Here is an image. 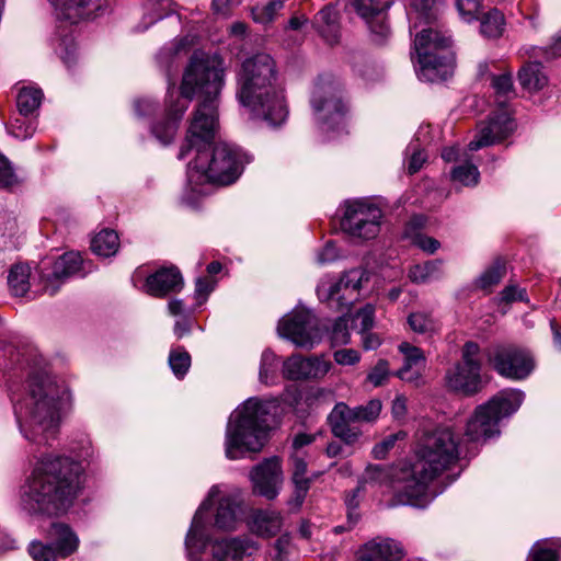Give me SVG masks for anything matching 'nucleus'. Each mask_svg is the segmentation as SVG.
Wrapping results in <instances>:
<instances>
[{
    "instance_id": "19",
    "label": "nucleus",
    "mask_w": 561,
    "mask_h": 561,
    "mask_svg": "<svg viewBox=\"0 0 561 561\" xmlns=\"http://www.w3.org/2000/svg\"><path fill=\"white\" fill-rule=\"evenodd\" d=\"M332 368V363L324 355L304 357L299 354L289 356L283 363V376L288 380H320Z\"/></svg>"
},
{
    "instance_id": "37",
    "label": "nucleus",
    "mask_w": 561,
    "mask_h": 561,
    "mask_svg": "<svg viewBox=\"0 0 561 561\" xmlns=\"http://www.w3.org/2000/svg\"><path fill=\"white\" fill-rule=\"evenodd\" d=\"M119 247V239L114 230L104 229L91 241L93 253L99 256L108 257L116 254Z\"/></svg>"
},
{
    "instance_id": "23",
    "label": "nucleus",
    "mask_w": 561,
    "mask_h": 561,
    "mask_svg": "<svg viewBox=\"0 0 561 561\" xmlns=\"http://www.w3.org/2000/svg\"><path fill=\"white\" fill-rule=\"evenodd\" d=\"M402 557V546L390 538L373 539L357 551L359 561H399Z\"/></svg>"
},
{
    "instance_id": "60",
    "label": "nucleus",
    "mask_w": 561,
    "mask_h": 561,
    "mask_svg": "<svg viewBox=\"0 0 561 561\" xmlns=\"http://www.w3.org/2000/svg\"><path fill=\"white\" fill-rule=\"evenodd\" d=\"M276 553L274 561H288V556L291 551V538L288 534L282 535L274 543Z\"/></svg>"
},
{
    "instance_id": "30",
    "label": "nucleus",
    "mask_w": 561,
    "mask_h": 561,
    "mask_svg": "<svg viewBox=\"0 0 561 561\" xmlns=\"http://www.w3.org/2000/svg\"><path fill=\"white\" fill-rule=\"evenodd\" d=\"M316 23L322 37L331 45L336 44L340 38L337 12L334 8L325 7L316 16Z\"/></svg>"
},
{
    "instance_id": "38",
    "label": "nucleus",
    "mask_w": 561,
    "mask_h": 561,
    "mask_svg": "<svg viewBox=\"0 0 561 561\" xmlns=\"http://www.w3.org/2000/svg\"><path fill=\"white\" fill-rule=\"evenodd\" d=\"M43 99V92L38 88L34 87H23L16 99V105L20 112V115L27 116L35 112Z\"/></svg>"
},
{
    "instance_id": "24",
    "label": "nucleus",
    "mask_w": 561,
    "mask_h": 561,
    "mask_svg": "<svg viewBox=\"0 0 561 561\" xmlns=\"http://www.w3.org/2000/svg\"><path fill=\"white\" fill-rule=\"evenodd\" d=\"M205 507L206 504L193 516L191 527L185 537V549L188 561H205L202 558V553L208 543V535L205 531L202 520V512Z\"/></svg>"
},
{
    "instance_id": "1",
    "label": "nucleus",
    "mask_w": 561,
    "mask_h": 561,
    "mask_svg": "<svg viewBox=\"0 0 561 561\" xmlns=\"http://www.w3.org/2000/svg\"><path fill=\"white\" fill-rule=\"evenodd\" d=\"M227 69L220 55L194 51L183 73L181 94L168 107L167 121L152 127V134L162 145L170 144L192 98H202L191 122L186 144L179 153V159H183L193 149L197 152L187 167L188 184L197 194L204 193L202 186L206 183H233L248 162L245 156L232 145L218 142L211 150L209 148L218 128V99L226 82Z\"/></svg>"
},
{
    "instance_id": "11",
    "label": "nucleus",
    "mask_w": 561,
    "mask_h": 561,
    "mask_svg": "<svg viewBox=\"0 0 561 561\" xmlns=\"http://www.w3.org/2000/svg\"><path fill=\"white\" fill-rule=\"evenodd\" d=\"M382 217L380 207L368 199L346 201L341 229L352 238L370 240L379 234Z\"/></svg>"
},
{
    "instance_id": "59",
    "label": "nucleus",
    "mask_w": 561,
    "mask_h": 561,
    "mask_svg": "<svg viewBox=\"0 0 561 561\" xmlns=\"http://www.w3.org/2000/svg\"><path fill=\"white\" fill-rule=\"evenodd\" d=\"M16 183L18 179L10 165V162L4 156L0 154V187L9 188Z\"/></svg>"
},
{
    "instance_id": "2",
    "label": "nucleus",
    "mask_w": 561,
    "mask_h": 561,
    "mask_svg": "<svg viewBox=\"0 0 561 561\" xmlns=\"http://www.w3.org/2000/svg\"><path fill=\"white\" fill-rule=\"evenodd\" d=\"M83 488V467L69 457H41L18 491L19 510L32 517L62 515Z\"/></svg>"
},
{
    "instance_id": "58",
    "label": "nucleus",
    "mask_w": 561,
    "mask_h": 561,
    "mask_svg": "<svg viewBox=\"0 0 561 561\" xmlns=\"http://www.w3.org/2000/svg\"><path fill=\"white\" fill-rule=\"evenodd\" d=\"M389 377V364L379 359L367 376V380L375 387L381 386Z\"/></svg>"
},
{
    "instance_id": "62",
    "label": "nucleus",
    "mask_w": 561,
    "mask_h": 561,
    "mask_svg": "<svg viewBox=\"0 0 561 561\" xmlns=\"http://www.w3.org/2000/svg\"><path fill=\"white\" fill-rule=\"evenodd\" d=\"M215 285L216 282L210 278L199 277L196 279L195 296L199 305L206 301L208 295L214 290Z\"/></svg>"
},
{
    "instance_id": "9",
    "label": "nucleus",
    "mask_w": 561,
    "mask_h": 561,
    "mask_svg": "<svg viewBox=\"0 0 561 561\" xmlns=\"http://www.w3.org/2000/svg\"><path fill=\"white\" fill-rule=\"evenodd\" d=\"M56 18L60 21L57 26L59 36L58 53L67 66L76 61L77 46L72 36V30L67 33V23L72 26L82 20L91 18L103 8L105 0H49Z\"/></svg>"
},
{
    "instance_id": "48",
    "label": "nucleus",
    "mask_w": 561,
    "mask_h": 561,
    "mask_svg": "<svg viewBox=\"0 0 561 561\" xmlns=\"http://www.w3.org/2000/svg\"><path fill=\"white\" fill-rule=\"evenodd\" d=\"M26 117L23 115L14 117L8 127L9 133L16 139L25 140L32 137L35 131L33 123Z\"/></svg>"
},
{
    "instance_id": "46",
    "label": "nucleus",
    "mask_w": 561,
    "mask_h": 561,
    "mask_svg": "<svg viewBox=\"0 0 561 561\" xmlns=\"http://www.w3.org/2000/svg\"><path fill=\"white\" fill-rule=\"evenodd\" d=\"M169 365L178 378H183L191 367V356L183 347L171 350L169 354Z\"/></svg>"
},
{
    "instance_id": "29",
    "label": "nucleus",
    "mask_w": 561,
    "mask_h": 561,
    "mask_svg": "<svg viewBox=\"0 0 561 561\" xmlns=\"http://www.w3.org/2000/svg\"><path fill=\"white\" fill-rule=\"evenodd\" d=\"M283 526V517L275 511H259L253 515L252 530L261 537L277 535Z\"/></svg>"
},
{
    "instance_id": "51",
    "label": "nucleus",
    "mask_w": 561,
    "mask_h": 561,
    "mask_svg": "<svg viewBox=\"0 0 561 561\" xmlns=\"http://www.w3.org/2000/svg\"><path fill=\"white\" fill-rule=\"evenodd\" d=\"M375 319V307L367 304L365 307L359 309L353 318L355 328H358L359 333L369 331L374 325Z\"/></svg>"
},
{
    "instance_id": "16",
    "label": "nucleus",
    "mask_w": 561,
    "mask_h": 561,
    "mask_svg": "<svg viewBox=\"0 0 561 561\" xmlns=\"http://www.w3.org/2000/svg\"><path fill=\"white\" fill-rule=\"evenodd\" d=\"M488 360L499 375L522 380L535 368V359L529 351L515 345H499L488 354Z\"/></svg>"
},
{
    "instance_id": "45",
    "label": "nucleus",
    "mask_w": 561,
    "mask_h": 561,
    "mask_svg": "<svg viewBox=\"0 0 561 561\" xmlns=\"http://www.w3.org/2000/svg\"><path fill=\"white\" fill-rule=\"evenodd\" d=\"M283 8L284 0H271L265 4L253 7L251 14L256 23L268 24L274 21Z\"/></svg>"
},
{
    "instance_id": "26",
    "label": "nucleus",
    "mask_w": 561,
    "mask_h": 561,
    "mask_svg": "<svg viewBox=\"0 0 561 561\" xmlns=\"http://www.w3.org/2000/svg\"><path fill=\"white\" fill-rule=\"evenodd\" d=\"M47 536L59 558H67L78 548V537L71 528L64 523H53L47 531Z\"/></svg>"
},
{
    "instance_id": "63",
    "label": "nucleus",
    "mask_w": 561,
    "mask_h": 561,
    "mask_svg": "<svg viewBox=\"0 0 561 561\" xmlns=\"http://www.w3.org/2000/svg\"><path fill=\"white\" fill-rule=\"evenodd\" d=\"M408 151L412 152L411 157L409 158V162H408V172L410 174H414L422 169L427 157L423 150H420L414 146H410L408 148Z\"/></svg>"
},
{
    "instance_id": "12",
    "label": "nucleus",
    "mask_w": 561,
    "mask_h": 561,
    "mask_svg": "<svg viewBox=\"0 0 561 561\" xmlns=\"http://www.w3.org/2000/svg\"><path fill=\"white\" fill-rule=\"evenodd\" d=\"M482 360L478 343L468 341L461 348V359L445 375L448 389L471 396L482 388Z\"/></svg>"
},
{
    "instance_id": "34",
    "label": "nucleus",
    "mask_w": 561,
    "mask_h": 561,
    "mask_svg": "<svg viewBox=\"0 0 561 561\" xmlns=\"http://www.w3.org/2000/svg\"><path fill=\"white\" fill-rule=\"evenodd\" d=\"M437 0H411L409 18L414 21L413 27H419L422 23L430 24L437 18Z\"/></svg>"
},
{
    "instance_id": "55",
    "label": "nucleus",
    "mask_w": 561,
    "mask_h": 561,
    "mask_svg": "<svg viewBox=\"0 0 561 561\" xmlns=\"http://www.w3.org/2000/svg\"><path fill=\"white\" fill-rule=\"evenodd\" d=\"M366 23L371 34L375 36L374 41L378 44H381L390 33L385 13L379 14V16L370 18Z\"/></svg>"
},
{
    "instance_id": "31",
    "label": "nucleus",
    "mask_w": 561,
    "mask_h": 561,
    "mask_svg": "<svg viewBox=\"0 0 561 561\" xmlns=\"http://www.w3.org/2000/svg\"><path fill=\"white\" fill-rule=\"evenodd\" d=\"M423 225L424 218L422 216L413 217L405 228L404 237L410 239L412 244L416 245L424 252L432 254L438 250L440 243L438 240L419 231Z\"/></svg>"
},
{
    "instance_id": "61",
    "label": "nucleus",
    "mask_w": 561,
    "mask_h": 561,
    "mask_svg": "<svg viewBox=\"0 0 561 561\" xmlns=\"http://www.w3.org/2000/svg\"><path fill=\"white\" fill-rule=\"evenodd\" d=\"M364 490V486L358 483V486L353 491L351 495H347L345 503L347 506V517L351 525H354L358 520V514L356 512L359 505V493Z\"/></svg>"
},
{
    "instance_id": "49",
    "label": "nucleus",
    "mask_w": 561,
    "mask_h": 561,
    "mask_svg": "<svg viewBox=\"0 0 561 561\" xmlns=\"http://www.w3.org/2000/svg\"><path fill=\"white\" fill-rule=\"evenodd\" d=\"M505 275V266L501 262L494 263L478 279V286L482 289H489L499 284Z\"/></svg>"
},
{
    "instance_id": "8",
    "label": "nucleus",
    "mask_w": 561,
    "mask_h": 561,
    "mask_svg": "<svg viewBox=\"0 0 561 561\" xmlns=\"http://www.w3.org/2000/svg\"><path fill=\"white\" fill-rule=\"evenodd\" d=\"M524 400L519 390H503L486 403L479 405L466 425L470 442H482L500 434L499 422L515 413Z\"/></svg>"
},
{
    "instance_id": "54",
    "label": "nucleus",
    "mask_w": 561,
    "mask_h": 561,
    "mask_svg": "<svg viewBox=\"0 0 561 561\" xmlns=\"http://www.w3.org/2000/svg\"><path fill=\"white\" fill-rule=\"evenodd\" d=\"M28 552L35 561H57L59 558L50 543L44 545L39 541L31 542Z\"/></svg>"
},
{
    "instance_id": "50",
    "label": "nucleus",
    "mask_w": 561,
    "mask_h": 561,
    "mask_svg": "<svg viewBox=\"0 0 561 561\" xmlns=\"http://www.w3.org/2000/svg\"><path fill=\"white\" fill-rule=\"evenodd\" d=\"M348 318L345 313L339 317L333 323L330 339L333 345H345L350 343L351 336L347 328Z\"/></svg>"
},
{
    "instance_id": "43",
    "label": "nucleus",
    "mask_w": 561,
    "mask_h": 561,
    "mask_svg": "<svg viewBox=\"0 0 561 561\" xmlns=\"http://www.w3.org/2000/svg\"><path fill=\"white\" fill-rule=\"evenodd\" d=\"M278 358L270 350H265L261 356L259 379L262 383L270 386L277 379Z\"/></svg>"
},
{
    "instance_id": "47",
    "label": "nucleus",
    "mask_w": 561,
    "mask_h": 561,
    "mask_svg": "<svg viewBox=\"0 0 561 561\" xmlns=\"http://www.w3.org/2000/svg\"><path fill=\"white\" fill-rule=\"evenodd\" d=\"M411 330L419 334H432L437 330L435 320L426 312H413L408 318Z\"/></svg>"
},
{
    "instance_id": "18",
    "label": "nucleus",
    "mask_w": 561,
    "mask_h": 561,
    "mask_svg": "<svg viewBox=\"0 0 561 561\" xmlns=\"http://www.w3.org/2000/svg\"><path fill=\"white\" fill-rule=\"evenodd\" d=\"M253 493L267 500H274L279 494L284 482L280 459L271 457L252 468L249 474Z\"/></svg>"
},
{
    "instance_id": "6",
    "label": "nucleus",
    "mask_w": 561,
    "mask_h": 561,
    "mask_svg": "<svg viewBox=\"0 0 561 561\" xmlns=\"http://www.w3.org/2000/svg\"><path fill=\"white\" fill-rule=\"evenodd\" d=\"M277 399L251 397L230 414L225 434V455L238 460L262 450L267 433L276 424Z\"/></svg>"
},
{
    "instance_id": "41",
    "label": "nucleus",
    "mask_w": 561,
    "mask_h": 561,
    "mask_svg": "<svg viewBox=\"0 0 561 561\" xmlns=\"http://www.w3.org/2000/svg\"><path fill=\"white\" fill-rule=\"evenodd\" d=\"M451 179L463 186H474L479 183L480 172L471 161L463 159L451 171Z\"/></svg>"
},
{
    "instance_id": "42",
    "label": "nucleus",
    "mask_w": 561,
    "mask_h": 561,
    "mask_svg": "<svg viewBox=\"0 0 561 561\" xmlns=\"http://www.w3.org/2000/svg\"><path fill=\"white\" fill-rule=\"evenodd\" d=\"M440 266V260H433L423 264H416L410 268L409 277L413 283L430 282L439 275Z\"/></svg>"
},
{
    "instance_id": "22",
    "label": "nucleus",
    "mask_w": 561,
    "mask_h": 561,
    "mask_svg": "<svg viewBox=\"0 0 561 561\" xmlns=\"http://www.w3.org/2000/svg\"><path fill=\"white\" fill-rule=\"evenodd\" d=\"M183 285V277L176 267H161L147 276L144 289L150 296L162 298L181 291Z\"/></svg>"
},
{
    "instance_id": "14",
    "label": "nucleus",
    "mask_w": 561,
    "mask_h": 561,
    "mask_svg": "<svg viewBox=\"0 0 561 561\" xmlns=\"http://www.w3.org/2000/svg\"><path fill=\"white\" fill-rule=\"evenodd\" d=\"M278 334L296 346L311 350L322 339L318 319L307 309L297 308L284 316L277 325Z\"/></svg>"
},
{
    "instance_id": "3",
    "label": "nucleus",
    "mask_w": 561,
    "mask_h": 561,
    "mask_svg": "<svg viewBox=\"0 0 561 561\" xmlns=\"http://www.w3.org/2000/svg\"><path fill=\"white\" fill-rule=\"evenodd\" d=\"M70 405L71 393L65 381L46 368L33 371L25 392L13 404L21 435L36 446L49 445Z\"/></svg>"
},
{
    "instance_id": "52",
    "label": "nucleus",
    "mask_w": 561,
    "mask_h": 561,
    "mask_svg": "<svg viewBox=\"0 0 561 561\" xmlns=\"http://www.w3.org/2000/svg\"><path fill=\"white\" fill-rule=\"evenodd\" d=\"M456 8L465 22H472L480 18V2L478 0H456Z\"/></svg>"
},
{
    "instance_id": "15",
    "label": "nucleus",
    "mask_w": 561,
    "mask_h": 561,
    "mask_svg": "<svg viewBox=\"0 0 561 561\" xmlns=\"http://www.w3.org/2000/svg\"><path fill=\"white\" fill-rule=\"evenodd\" d=\"M217 503L214 514V526L221 530H233L239 520L240 502L237 494L226 493L219 484L213 485L208 491L207 497L202 502L194 516L199 512L204 504L206 507L202 512V520L205 531L210 539L208 531L209 518L207 513Z\"/></svg>"
},
{
    "instance_id": "17",
    "label": "nucleus",
    "mask_w": 561,
    "mask_h": 561,
    "mask_svg": "<svg viewBox=\"0 0 561 561\" xmlns=\"http://www.w3.org/2000/svg\"><path fill=\"white\" fill-rule=\"evenodd\" d=\"M91 271L87 267L81 255L77 252H67L59 256L50 270L43 268L42 282L44 290L50 296L55 295L59 287L70 277L85 276Z\"/></svg>"
},
{
    "instance_id": "28",
    "label": "nucleus",
    "mask_w": 561,
    "mask_h": 561,
    "mask_svg": "<svg viewBox=\"0 0 561 561\" xmlns=\"http://www.w3.org/2000/svg\"><path fill=\"white\" fill-rule=\"evenodd\" d=\"M330 425L334 436L341 438L347 445L355 443L360 436V430L354 425V420H348L343 410H339V403L334 407L329 416Z\"/></svg>"
},
{
    "instance_id": "27",
    "label": "nucleus",
    "mask_w": 561,
    "mask_h": 561,
    "mask_svg": "<svg viewBox=\"0 0 561 561\" xmlns=\"http://www.w3.org/2000/svg\"><path fill=\"white\" fill-rule=\"evenodd\" d=\"M399 351L403 354V366L398 370L397 375L403 380H414L419 377V370L425 364V356L421 348L410 343H401Z\"/></svg>"
},
{
    "instance_id": "40",
    "label": "nucleus",
    "mask_w": 561,
    "mask_h": 561,
    "mask_svg": "<svg viewBox=\"0 0 561 561\" xmlns=\"http://www.w3.org/2000/svg\"><path fill=\"white\" fill-rule=\"evenodd\" d=\"M560 547L559 540L537 541L529 552L528 561H558Z\"/></svg>"
},
{
    "instance_id": "5",
    "label": "nucleus",
    "mask_w": 561,
    "mask_h": 561,
    "mask_svg": "<svg viewBox=\"0 0 561 561\" xmlns=\"http://www.w3.org/2000/svg\"><path fill=\"white\" fill-rule=\"evenodd\" d=\"M275 80V61L267 54L247 58L237 73L239 103L252 119L263 121L273 127L282 125L288 116L283 89L274 83Z\"/></svg>"
},
{
    "instance_id": "20",
    "label": "nucleus",
    "mask_w": 561,
    "mask_h": 561,
    "mask_svg": "<svg viewBox=\"0 0 561 561\" xmlns=\"http://www.w3.org/2000/svg\"><path fill=\"white\" fill-rule=\"evenodd\" d=\"M515 129V123L507 111L501 110L489 116L488 121L478 126V133L468 145L469 151H477L483 147L500 142L508 137Z\"/></svg>"
},
{
    "instance_id": "33",
    "label": "nucleus",
    "mask_w": 561,
    "mask_h": 561,
    "mask_svg": "<svg viewBox=\"0 0 561 561\" xmlns=\"http://www.w3.org/2000/svg\"><path fill=\"white\" fill-rule=\"evenodd\" d=\"M382 409L381 401L378 399H373L366 404L358 405L355 408H350L345 403H339V410H343L346 413V417L348 420H354L356 423L359 422H375Z\"/></svg>"
},
{
    "instance_id": "56",
    "label": "nucleus",
    "mask_w": 561,
    "mask_h": 561,
    "mask_svg": "<svg viewBox=\"0 0 561 561\" xmlns=\"http://www.w3.org/2000/svg\"><path fill=\"white\" fill-rule=\"evenodd\" d=\"M188 45V39L183 37L174 41L170 46L163 47L158 55V61L160 64L169 65L172 59L181 51L185 50Z\"/></svg>"
},
{
    "instance_id": "7",
    "label": "nucleus",
    "mask_w": 561,
    "mask_h": 561,
    "mask_svg": "<svg viewBox=\"0 0 561 561\" xmlns=\"http://www.w3.org/2000/svg\"><path fill=\"white\" fill-rule=\"evenodd\" d=\"M450 36L437 28L426 27L416 33L414 51L417 57V77L422 81L438 82L453 75L454 54Z\"/></svg>"
},
{
    "instance_id": "35",
    "label": "nucleus",
    "mask_w": 561,
    "mask_h": 561,
    "mask_svg": "<svg viewBox=\"0 0 561 561\" xmlns=\"http://www.w3.org/2000/svg\"><path fill=\"white\" fill-rule=\"evenodd\" d=\"M31 267L27 264H15L8 275L10 291L15 297H23L30 289Z\"/></svg>"
},
{
    "instance_id": "32",
    "label": "nucleus",
    "mask_w": 561,
    "mask_h": 561,
    "mask_svg": "<svg viewBox=\"0 0 561 561\" xmlns=\"http://www.w3.org/2000/svg\"><path fill=\"white\" fill-rule=\"evenodd\" d=\"M522 87L530 92L543 89L548 84V78L539 62H529L518 71Z\"/></svg>"
},
{
    "instance_id": "10",
    "label": "nucleus",
    "mask_w": 561,
    "mask_h": 561,
    "mask_svg": "<svg viewBox=\"0 0 561 561\" xmlns=\"http://www.w3.org/2000/svg\"><path fill=\"white\" fill-rule=\"evenodd\" d=\"M310 103L317 121L325 130L334 129L340 125L347 112L342 87L331 76L318 78Z\"/></svg>"
},
{
    "instance_id": "64",
    "label": "nucleus",
    "mask_w": 561,
    "mask_h": 561,
    "mask_svg": "<svg viewBox=\"0 0 561 561\" xmlns=\"http://www.w3.org/2000/svg\"><path fill=\"white\" fill-rule=\"evenodd\" d=\"M333 357L339 365H355L360 359L359 353L353 348L335 351Z\"/></svg>"
},
{
    "instance_id": "44",
    "label": "nucleus",
    "mask_w": 561,
    "mask_h": 561,
    "mask_svg": "<svg viewBox=\"0 0 561 561\" xmlns=\"http://www.w3.org/2000/svg\"><path fill=\"white\" fill-rule=\"evenodd\" d=\"M491 85L494 90L500 106H504L506 101L515 95L511 73L491 76Z\"/></svg>"
},
{
    "instance_id": "36",
    "label": "nucleus",
    "mask_w": 561,
    "mask_h": 561,
    "mask_svg": "<svg viewBox=\"0 0 561 561\" xmlns=\"http://www.w3.org/2000/svg\"><path fill=\"white\" fill-rule=\"evenodd\" d=\"M480 32L484 37L499 38L505 27L504 14L497 9H491L480 15Z\"/></svg>"
},
{
    "instance_id": "21",
    "label": "nucleus",
    "mask_w": 561,
    "mask_h": 561,
    "mask_svg": "<svg viewBox=\"0 0 561 561\" xmlns=\"http://www.w3.org/2000/svg\"><path fill=\"white\" fill-rule=\"evenodd\" d=\"M257 547L248 538L231 537L210 543V553L215 561H252Z\"/></svg>"
},
{
    "instance_id": "25",
    "label": "nucleus",
    "mask_w": 561,
    "mask_h": 561,
    "mask_svg": "<svg viewBox=\"0 0 561 561\" xmlns=\"http://www.w3.org/2000/svg\"><path fill=\"white\" fill-rule=\"evenodd\" d=\"M404 466H409V463H403L391 469H387L379 465H370L366 468L359 484L365 486L366 484L379 483V484H389L394 493V505H412L417 506L420 500H412L409 503H401L398 491L396 490L394 474L398 470H401Z\"/></svg>"
},
{
    "instance_id": "4",
    "label": "nucleus",
    "mask_w": 561,
    "mask_h": 561,
    "mask_svg": "<svg viewBox=\"0 0 561 561\" xmlns=\"http://www.w3.org/2000/svg\"><path fill=\"white\" fill-rule=\"evenodd\" d=\"M462 453L461 439L449 426L425 433L415 449V460L394 474L401 503L423 497L433 482L454 466Z\"/></svg>"
},
{
    "instance_id": "39",
    "label": "nucleus",
    "mask_w": 561,
    "mask_h": 561,
    "mask_svg": "<svg viewBox=\"0 0 561 561\" xmlns=\"http://www.w3.org/2000/svg\"><path fill=\"white\" fill-rule=\"evenodd\" d=\"M391 4L392 0H351L353 10L365 21L385 13Z\"/></svg>"
},
{
    "instance_id": "13",
    "label": "nucleus",
    "mask_w": 561,
    "mask_h": 561,
    "mask_svg": "<svg viewBox=\"0 0 561 561\" xmlns=\"http://www.w3.org/2000/svg\"><path fill=\"white\" fill-rule=\"evenodd\" d=\"M369 279V273L364 268H353L345 272L339 280H325L317 287L320 300L327 301L330 308L344 312L351 309L364 283Z\"/></svg>"
},
{
    "instance_id": "57",
    "label": "nucleus",
    "mask_w": 561,
    "mask_h": 561,
    "mask_svg": "<svg viewBox=\"0 0 561 561\" xmlns=\"http://www.w3.org/2000/svg\"><path fill=\"white\" fill-rule=\"evenodd\" d=\"M293 483L295 489L287 504L290 507V510L297 511L301 507L302 503L305 502V499L310 489V480H299L298 482Z\"/></svg>"
},
{
    "instance_id": "53",
    "label": "nucleus",
    "mask_w": 561,
    "mask_h": 561,
    "mask_svg": "<svg viewBox=\"0 0 561 561\" xmlns=\"http://www.w3.org/2000/svg\"><path fill=\"white\" fill-rule=\"evenodd\" d=\"M405 432L399 431L388 435L380 443L376 444L373 448V455L376 459H383L390 449H392L398 440L404 439Z\"/></svg>"
}]
</instances>
